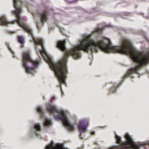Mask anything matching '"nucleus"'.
Listing matches in <instances>:
<instances>
[{"mask_svg": "<svg viewBox=\"0 0 149 149\" xmlns=\"http://www.w3.org/2000/svg\"><path fill=\"white\" fill-rule=\"evenodd\" d=\"M47 109L49 112L52 114H57L55 115L56 120L61 121L63 125L70 131H73L75 129V127L70 123L67 114L64 110L59 111L57 107L49 104L47 106Z\"/></svg>", "mask_w": 149, "mask_h": 149, "instance_id": "nucleus-1", "label": "nucleus"}, {"mask_svg": "<svg viewBox=\"0 0 149 149\" xmlns=\"http://www.w3.org/2000/svg\"><path fill=\"white\" fill-rule=\"evenodd\" d=\"M23 66L28 74L33 73L38 62L32 59L29 50H25L23 55Z\"/></svg>", "mask_w": 149, "mask_h": 149, "instance_id": "nucleus-2", "label": "nucleus"}, {"mask_svg": "<svg viewBox=\"0 0 149 149\" xmlns=\"http://www.w3.org/2000/svg\"><path fill=\"white\" fill-rule=\"evenodd\" d=\"M37 110L40 113V116L42 118L44 121V125L45 127H47L52 125L50 118L44 115L43 108L41 105H39L37 106Z\"/></svg>", "mask_w": 149, "mask_h": 149, "instance_id": "nucleus-3", "label": "nucleus"}, {"mask_svg": "<svg viewBox=\"0 0 149 149\" xmlns=\"http://www.w3.org/2000/svg\"><path fill=\"white\" fill-rule=\"evenodd\" d=\"M89 125L88 120L83 119L80 120L79 123L77 125L79 130L81 133L85 132L88 131L87 127Z\"/></svg>", "mask_w": 149, "mask_h": 149, "instance_id": "nucleus-4", "label": "nucleus"}, {"mask_svg": "<svg viewBox=\"0 0 149 149\" xmlns=\"http://www.w3.org/2000/svg\"><path fill=\"white\" fill-rule=\"evenodd\" d=\"M41 127L40 123H35L32 126L33 132L37 135H38L41 130Z\"/></svg>", "mask_w": 149, "mask_h": 149, "instance_id": "nucleus-5", "label": "nucleus"}, {"mask_svg": "<svg viewBox=\"0 0 149 149\" xmlns=\"http://www.w3.org/2000/svg\"><path fill=\"white\" fill-rule=\"evenodd\" d=\"M38 16L40 18L42 22H45L47 21L48 19L47 10H45L40 13L38 15Z\"/></svg>", "mask_w": 149, "mask_h": 149, "instance_id": "nucleus-6", "label": "nucleus"}, {"mask_svg": "<svg viewBox=\"0 0 149 149\" xmlns=\"http://www.w3.org/2000/svg\"><path fill=\"white\" fill-rule=\"evenodd\" d=\"M18 40L19 42L22 44L24 41V38L23 36H18Z\"/></svg>", "mask_w": 149, "mask_h": 149, "instance_id": "nucleus-7", "label": "nucleus"}, {"mask_svg": "<svg viewBox=\"0 0 149 149\" xmlns=\"http://www.w3.org/2000/svg\"><path fill=\"white\" fill-rule=\"evenodd\" d=\"M102 31V29H96L93 32V35L96 34H100Z\"/></svg>", "mask_w": 149, "mask_h": 149, "instance_id": "nucleus-8", "label": "nucleus"}, {"mask_svg": "<svg viewBox=\"0 0 149 149\" xmlns=\"http://www.w3.org/2000/svg\"><path fill=\"white\" fill-rule=\"evenodd\" d=\"M42 25V24L40 22H39V23H37V26L38 29H40V26H41Z\"/></svg>", "mask_w": 149, "mask_h": 149, "instance_id": "nucleus-9", "label": "nucleus"}, {"mask_svg": "<svg viewBox=\"0 0 149 149\" xmlns=\"http://www.w3.org/2000/svg\"><path fill=\"white\" fill-rule=\"evenodd\" d=\"M91 135H95V131L91 130Z\"/></svg>", "mask_w": 149, "mask_h": 149, "instance_id": "nucleus-10", "label": "nucleus"}, {"mask_svg": "<svg viewBox=\"0 0 149 149\" xmlns=\"http://www.w3.org/2000/svg\"><path fill=\"white\" fill-rule=\"evenodd\" d=\"M74 2V1H70V2H69V3H73Z\"/></svg>", "mask_w": 149, "mask_h": 149, "instance_id": "nucleus-11", "label": "nucleus"}, {"mask_svg": "<svg viewBox=\"0 0 149 149\" xmlns=\"http://www.w3.org/2000/svg\"><path fill=\"white\" fill-rule=\"evenodd\" d=\"M54 97H53V98H52V99H51V101H52V100H53V99H54Z\"/></svg>", "mask_w": 149, "mask_h": 149, "instance_id": "nucleus-12", "label": "nucleus"}, {"mask_svg": "<svg viewBox=\"0 0 149 149\" xmlns=\"http://www.w3.org/2000/svg\"><path fill=\"white\" fill-rule=\"evenodd\" d=\"M52 27H49V29H50V30H52Z\"/></svg>", "mask_w": 149, "mask_h": 149, "instance_id": "nucleus-13", "label": "nucleus"}, {"mask_svg": "<svg viewBox=\"0 0 149 149\" xmlns=\"http://www.w3.org/2000/svg\"><path fill=\"white\" fill-rule=\"evenodd\" d=\"M9 49H10V50L11 52H12V51L11 50V49H10V48H9Z\"/></svg>", "mask_w": 149, "mask_h": 149, "instance_id": "nucleus-14", "label": "nucleus"}, {"mask_svg": "<svg viewBox=\"0 0 149 149\" xmlns=\"http://www.w3.org/2000/svg\"><path fill=\"white\" fill-rule=\"evenodd\" d=\"M38 54H39V55H40V54H39V52H38Z\"/></svg>", "mask_w": 149, "mask_h": 149, "instance_id": "nucleus-15", "label": "nucleus"}, {"mask_svg": "<svg viewBox=\"0 0 149 149\" xmlns=\"http://www.w3.org/2000/svg\"><path fill=\"white\" fill-rule=\"evenodd\" d=\"M117 86V85H116V86H115V87H116Z\"/></svg>", "mask_w": 149, "mask_h": 149, "instance_id": "nucleus-16", "label": "nucleus"}, {"mask_svg": "<svg viewBox=\"0 0 149 149\" xmlns=\"http://www.w3.org/2000/svg\"><path fill=\"white\" fill-rule=\"evenodd\" d=\"M33 16L35 17V15L33 14Z\"/></svg>", "mask_w": 149, "mask_h": 149, "instance_id": "nucleus-17", "label": "nucleus"}]
</instances>
